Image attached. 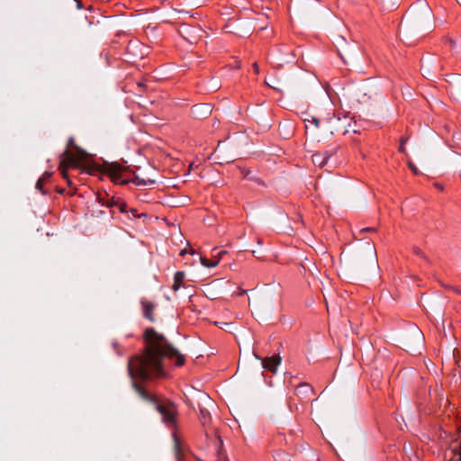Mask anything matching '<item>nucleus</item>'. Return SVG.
Segmentation results:
<instances>
[{"mask_svg": "<svg viewBox=\"0 0 461 461\" xmlns=\"http://www.w3.org/2000/svg\"><path fill=\"white\" fill-rule=\"evenodd\" d=\"M143 338L146 341L145 349L140 355L131 357L128 362V373L132 379V387L143 401L155 407L167 428L175 429L177 417L176 403L168 400H159L134 379L139 377L141 380H148L166 376V361L173 363L175 366H182L185 357L153 328L146 329Z\"/></svg>", "mask_w": 461, "mask_h": 461, "instance_id": "obj_1", "label": "nucleus"}, {"mask_svg": "<svg viewBox=\"0 0 461 461\" xmlns=\"http://www.w3.org/2000/svg\"><path fill=\"white\" fill-rule=\"evenodd\" d=\"M104 173L110 177L112 182L116 185L133 183L139 186H145L156 183L155 179L132 171L130 166L118 162H112L105 165Z\"/></svg>", "mask_w": 461, "mask_h": 461, "instance_id": "obj_2", "label": "nucleus"}, {"mask_svg": "<svg viewBox=\"0 0 461 461\" xmlns=\"http://www.w3.org/2000/svg\"><path fill=\"white\" fill-rule=\"evenodd\" d=\"M322 122L326 124L327 131L331 134L345 135L351 127V118L344 113H333L332 116L325 117Z\"/></svg>", "mask_w": 461, "mask_h": 461, "instance_id": "obj_3", "label": "nucleus"}, {"mask_svg": "<svg viewBox=\"0 0 461 461\" xmlns=\"http://www.w3.org/2000/svg\"><path fill=\"white\" fill-rule=\"evenodd\" d=\"M410 14L414 15L418 23L430 22L433 13L428 3L424 0H419L411 6Z\"/></svg>", "mask_w": 461, "mask_h": 461, "instance_id": "obj_4", "label": "nucleus"}, {"mask_svg": "<svg viewBox=\"0 0 461 461\" xmlns=\"http://www.w3.org/2000/svg\"><path fill=\"white\" fill-rule=\"evenodd\" d=\"M256 357L261 360V364L264 369L274 374L276 373L278 366L280 365L282 360L281 357L278 355L267 357L264 358H261L256 355Z\"/></svg>", "mask_w": 461, "mask_h": 461, "instance_id": "obj_5", "label": "nucleus"}, {"mask_svg": "<svg viewBox=\"0 0 461 461\" xmlns=\"http://www.w3.org/2000/svg\"><path fill=\"white\" fill-rule=\"evenodd\" d=\"M313 393L314 391L312 386L308 383L300 384L294 390V394L301 400L306 402L311 400V396L313 394Z\"/></svg>", "mask_w": 461, "mask_h": 461, "instance_id": "obj_6", "label": "nucleus"}, {"mask_svg": "<svg viewBox=\"0 0 461 461\" xmlns=\"http://www.w3.org/2000/svg\"><path fill=\"white\" fill-rule=\"evenodd\" d=\"M212 113V108L208 104H194L191 108V114L195 119L205 118Z\"/></svg>", "mask_w": 461, "mask_h": 461, "instance_id": "obj_7", "label": "nucleus"}, {"mask_svg": "<svg viewBox=\"0 0 461 461\" xmlns=\"http://www.w3.org/2000/svg\"><path fill=\"white\" fill-rule=\"evenodd\" d=\"M120 199H121L120 197H115V196L110 197L108 194H106L105 196H98L97 197L98 203L102 206H105V207L111 209L112 216L114 213V211L113 209L116 207V204L118 203Z\"/></svg>", "mask_w": 461, "mask_h": 461, "instance_id": "obj_8", "label": "nucleus"}, {"mask_svg": "<svg viewBox=\"0 0 461 461\" xmlns=\"http://www.w3.org/2000/svg\"><path fill=\"white\" fill-rule=\"evenodd\" d=\"M140 303L142 305L143 316L147 320L151 322L155 321V317L153 315V311L155 309V304L146 299H141Z\"/></svg>", "mask_w": 461, "mask_h": 461, "instance_id": "obj_9", "label": "nucleus"}, {"mask_svg": "<svg viewBox=\"0 0 461 461\" xmlns=\"http://www.w3.org/2000/svg\"><path fill=\"white\" fill-rule=\"evenodd\" d=\"M449 86L451 95L457 100L461 99V75L456 76Z\"/></svg>", "mask_w": 461, "mask_h": 461, "instance_id": "obj_10", "label": "nucleus"}, {"mask_svg": "<svg viewBox=\"0 0 461 461\" xmlns=\"http://www.w3.org/2000/svg\"><path fill=\"white\" fill-rule=\"evenodd\" d=\"M199 409V420L203 428H206L211 423V413L210 411L201 404H198Z\"/></svg>", "mask_w": 461, "mask_h": 461, "instance_id": "obj_11", "label": "nucleus"}, {"mask_svg": "<svg viewBox=\"0 0 461 461\" xmlns=\"http://www.w3.org/2000/svg\"><path fill=\"white\" fill-rule=\"evenodd\" d=\"M210 439L212 442L215 455L219 460L223 458V450H222V440L220 436H212Z\"/></svg>", "mask_w": 461, "mask_h": 461, "instance_id": "obj_12", "label": "nucleus"}, {"mask_svg": "<svg viewBox=\"0 0 461 461\" xmlns=\"http://www.w3.org/2000/svg\"><path fill=\"white\" fill-rule=\"evenodd\" d=\"M172 438L174 440V452H175L176 459L177 461H181L184 457V452L181 448L180 439L178 438L176 431L172 432Z\"/></svg>", "mask_w": 461, "mask_h": 461, "instance_id": "obj_13", "label": "nucleus"}, {"mask_svg": "<svg viewBox=\"0 0 461 461\" xmlns=\"http://www.w3.org/2000/svg\"><path fill=\"white\" fill-rule=\"evenodd\" d=\"M185 274L183 271H177L174 275V284L172 289L177 291L183 285Z\"/></svg>", "mask_w": 461, "mask_h": 461, "instance_id": "obj_14", "label": "nucleus"}, {"mask_svg": "<svg viewBox=\"0 0 461 461\" xmlns=\"http://www.w3.org/2000/svg\"><path fill=\"white\" fill-rule=\"evenodd\" d=\"M66 163H68V164L74 163L73 155L68 149H66L60 155V167H64Z\"/></svg>", "mask_w": 461, "mask_h": 461, "instance_id": "obj_15", "label": "nucleus"}, {"mask_svg": "<svg viewBox=\"0 0 461 461\" xmlns=\"http://www.w3.org/2000/svg\"><path fill=\"white\" fill-rule=\"evenodd\" d=\"M201 264L208 268L215 267L219 264V259H214L213 258L209 259L204 257H200Z\"/></svg>", "mask_w": 461, "mask_h": 461, "instance_id": "obj_16", "label": "nucleus"}, {"mask_svg": "<svg viewBox=\"0 0 461 461\" xmlns=\"http://www.w3.org/2000/svg\"><path fill=\"white\" fill-rule=\"evenodd\" d=\"M312 162L314 163V165L321 167H324L327 164L325 157H323V155H321L320 153H315L312 155Z\"/></svg>", "mask_w": 461, "mask_h": 461, "instance_id": "obj_17", "label": "nucleus"}, {"mask_svg": "<svg viewBox=\"0 0 461 461\" xmlns=\"http://www.w3.org/2000/svg\"><path fill=\"white\" fill-rule=\"evenodd\" d=\"M115 208H117L120 212H122L125 215H127L129 213L128 205L122 199H120V201L116 204Z\"/></svg>", "mask_w": 461, "mask_h": 461, "instance_id": "obj_18", "label": "nucleus"}, {"mask_svg": "<svg viewBox=\"0 0 461 461\" xmlns=\"http://www.w3.org/2000/svg\"><path fill=\"white\" fill-rule=\"evenodd\" d=\"M338 148H332L331 149L325 150L323 152H320L321 155H323L325 157V160L328 162L329 159L337 152Z\"/></svg>", "mask_w": 461, "mask_h": 461, "instance_id": "obj_19", "label": "nucleus"}, {"mask_svg": "<svg viewBox=\"0 0 461 461\" xmlns=\"http://www.w3.org/2000/svg\"><path fill=\"white\" fill-rule=\"evenodd\" d=\"M275 461H291L288 455L284 452H276L275 455Z\"/></svg>", "mask_w": 461, "mask_h": 461, "instance_id": "obj_20", "label": "nucleus"}, {"mask_svg": "<svg viewBox=\"0 0 461 461\" xmlns=\"http://www.w3.org/2000/svg\"><path fill=\"white\" fill-rule=\"evenodd\" d=\"M227 254V251L226 250H218L217 249H214L212 250V258L214 259H219V261L221 259V258Z\"/></svg>", "mask_w": 461, "mask_h": 461, "instance_id": "obj_21", "label": "nucleus"}, {"mask_svg": "<svg viewBox=\"0 0 461 461\" xmlns=\"http://www.w3.org/2000/svg\"><path fill=\"white\" fill-rule=\"evenodd\" d=\"M129 213L126 215L130 220H135L140 217L137 210L134 208H128Z\"/></svg>", "mask_w": 461, "mask_h": 461, "instance_id": "obj_22", "label": "nucleus"}, {"mask_svg": "<svg viewBox=\"0 0 461 461\" xmlns=\"http://www.w3.org/2000/svg\"><path fill=\"white\" fill-rule=\"evenodd\" d=\"M43 178H39L36 182L35 188L41 192L42 194H46L47 192L43 189Z\"/></svg>", "mask_w": 461, "mask_h": 461, "instance_id": "obj_23", "label": "nucleus"}, {"mask_svg": "<svg viewBox=\"0 0 461 461\" xmlns=\"http://www.w3.org/2000/svg\"><path fill=\"white\" fill-rule=\"evenodd\" d=\"M303 121H304V122H312L316 128L320 127L321 121L315 116H312L311 120L308 118H305Z\"/></svg>", "mask_w": 461, "mask_h": 461, "instance_id": "obj_24", "label": "nucleus"}, {"mask_svg": "<svg viewBox=\"0 0 461 461\" xmlns=\"http://www.w3.org/2000/svg\"><path fill=\"white\" fill-rule=\"evenodd\" d=\"M137 46H138V42L137 41H130L128 46H127V50L129 52H132L133 49L136 48Z\"/></svg>", "mask_w": 461, "mask_h": 461, "instance_id": "obj_25", "label": "nucleus"}, {"mask_svg": "<svg viewBox=\"0 0 461 461\" xmlns=\"http://www.w3.org/2000/svg\"><path fill=\"white\" fill-rule=\"evenodd\" d=\"M407 139H404V138H402L401 140V143H400V146H399V151L402 152V153H404L405 152V142H406Z\"/></svg>", "mask_w": 461, "mask_h": 461, "instance_id": "obj_26", "label": "nucleus"}, {"mask_svg": "<svg viewBox=\"0 0 461 461\" xmlns=\"http://www.w3.org/2000/svg\"><path fill=\"white\" fill-rule=\"evenodd\" d=\"M52 176V173L50 171H45L43 175L40 178H43V182L49 180L50 176Z\"/></svg>", "mask_w": 461, "mask_h": 461, "instance_id": "obj_27", "label": "nucleus"}, {"mask_svg": "<svg viewBox=\"0 0 461 461\" xmlns=\"http://www.w3.org/2000/svg\"><path fill=\"white\" fill-rule=\"evenodd\" d=\"M367 231H375V227H367V228H363L359 230L360 233H364V232H367Z\"/></svg>", "mask_w": 461, "mask_h": 461, "instance_id": "obj_28", "label": "nucleus"}, {"mask_svg": "<svg viewBox=\"0 0 461 461\" xmlns=\"http://www.w3.org/2000/svg\"><path fill=\"white\" fill-rule=\"evenodd\" d=\"M409 167H410V168L411 169V171H412L415 175H417V174H418V168L416 167V166H415L413 163L410 162V163H409Z\"/></svg>", "mask_w": 461, "mask_h": 461, "instance_id": "obj_29", "label": "nucleus"}, {"mask_svg": "<svg viewBox=\"0 0 461 461\" xmlns=\"http://www.w3.org/2000/svg\"><path fill=\"white\" fill-rule=\"evenodd\" d=\"M75 139L73 137H70L68 141V146H74Z\"/></svg>", "mask_w": 461, "mask_h": 461, "instance_id": "obj_30", "label": "nucleus"}, {"mask_svg": "<svg viewBox=\"0 0 461 461\" xmlns=\"http://www.w3.org/2000/svg\"><path fill=\"white\" fill-rule=\"evenodd\" d=\"M253 68H254V71H255L256 74L259 73V68H258V65L257 63L253 64Z\"/></svg>", "mask_w": 461, "mask_h": 461, "instance_id": "obj_31", "label": "nucleus"}, {"mask_svg": "<svg viewBox=\"0 0 461 461\" xmlns=\"http://www.w3.org/2000/svg\"><path fill=\"white\" fill-rule=\"evenodd\" d=\"M451 289L457 294H461V288L459 287H451Z\"/></svg>", "mask_w": 461, "mask_h": 461, "instance_id": "obj_32", "label": "nucleus"}, {"mask_svg": "<svg viewBox=\"0 0 461 461\" xmlns=\"http://www.w3.org/2000/svg\"><path fill=\"white\" fill-rule=\"evenodd\" d=\"M425 68H426L424 67V65H422L421 69H423V70H424V74H423V75H424V77H427V75H426V74H429V70H428V71H426V70H425Z\"/></svg>", "mask_w": 461, "mask_h": 461, "instance_id": "obj_33", "label": "nucleus"}, {"mask_svg": "<svg viewBox=\"0 0 461 461\" xmlns=\"http://www.w3.org/2000/svg\"><path fill=\"white\" fill-rule=\"evenodd\" d=\"M187 253V249H184L180 251V256H184Z\"/></svg>", "mask_w": 461, "mask_h": 461, "instance_id": "obj_34", "label": "nucleus"}, {"mask_svg": "<svg viewBox=\"0 0 461 461\" xmlns=\"http://www.w3.org/2000/svg\"><path fill=\"white\" fill-rule=\"evenodd\" d=\"M416 254H417V255H420V256H421V255H422V252L420 251V249H416Z\"/></svg>", "mask_w": 461, "mask_h": 461, "instance_id": "obj_35", "label": "nucleus"}, {"mask_svg": "<svg viewBox=\"0 0 461 461\" xmlns=\"http://www.w3.org/2000/svg\"><path fill=\"white\" fill-rule=\"evenodd\" d=\"M113 347L116 349V348H117V347H118V343H117V342H113Z\"/></svg>", "mask_w": 461, "mask_h": 461, "instance_id": "obj_36", "label": "nucleus"}, {"mask_svg": "<svg viewBox=\"0 0 461 461\" xmlns=\"http://www.w3.org/2000/svg\"><path fill=\"white\" fill-rule=\"evenodd\" d=\"M205 400H206L207 402H212V400H211V399H210V397H209V396H207V395L205 396Z\"/></svg>", "mask_w": 461, "mask_h": 461, "instance_id": "obj_37", "label": "nucleus"}, {"mask_svg": "<svg viewBox=\"0 0 461 461\" xmlns=\"http://www.w3.org/2000/svg\"><path fill=\"white\" fill-rule=\"evenodd\" d=\"M77 8L81 9L82 8V5L80 2H77Z\"/></svg>", "mask_w": 461, "mask_h": 461, "instance_id": "obj_38", "label": "nucleus"}, {"mask_svg": "<svg viewBox=\"0 0 461 461\" xmlns=\"http://www.w3.org/2000/svg\"><path fill=\"white\" fill-rule=\"evenodd\" d=\"M205 437H206L207 438H210V436H209V432H208L207 430H205Z\"/></svg>", "mask_w": 461, "mask_h": 461, "instance_id": "obj_39", "label": "nucleus"}, {"mask_svg": "<svg viewBox=\"0 0 461 461\" xmlns=\"http://www.w3.org/2000/svg\"><path fill=\"white\" fill-rule=\"evenodd\" d=\"M289 409L293 411V407L290 402H288Z\"/></svg>", "mask_w": 461, "mask_h": 461, "instance_id": "obj_40", "label": "nucleus"}, {"mask_svg": "<svg viewBox=\"0 0 461 461\" xmlns=\"http://www.w3.org/2000/svg\"><path fill=\"white\" fill-rule=\"evenodd\" d=\"M246 178H249V172L244 176Z\"/></svg>", "mask_w": 461, "mask_h": 461, "instance_id": "obj_41", "label": "nucleus"}, {"mask_svg": "<svg viewBox=\"0 0 461 461\" xmlns=\"http://www.w3.org/2000/svg\"><path fill=\"white\" fill-rule=\"evenodd\" d=\"M63 176H64L65 178L68 177L65 172H63Z\"/></svg>", "mask_w": 461, "mask_h": 461, "instance_id": "obj_42", "label": "nucleus"}]
</instances>
